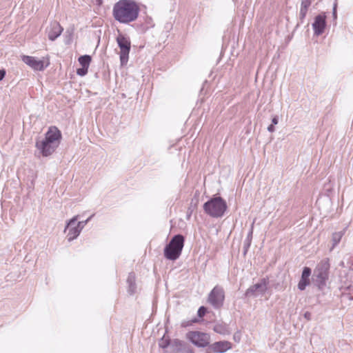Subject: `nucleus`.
Returning a JSON list of instances; mask_svg holds the SVG:
<instances>
[{"label": "nucleus", "instance_id": "f257e3e1", "mask_svg": "<svg viewBox=\"0 0 353 353\" xmlns=\"http://www.w3.org/2000/svg\"><path fill=\"white\" fill-rule=\"evenodd\" d=\"M140 7L134 0H119L112 9L114 19L123 24L135 21L139 15Z\"/></svg>", "mask_w": 353, "mask_h": 353}, {"label": "nucleus", "instance_id": "f03ea898", "mask_svg": "<svg viewBox=\"0 0 353 353\" xmlns=\"http://www.w3.org/2000/svg\"><path fill=\"white\" fill-rule=\"evenodd\" d=\"M61 139V133L55 126L49 128L45 138L36 142V148L43 157L50 156L58 148Z\"/></svg>", "mask_w": 353, "mask_h": 353}, {"label": "nucleus", "instance_id": "7ed1b4c3", "mask_svg": "<svg viewBox=\"0 0 353 353\" xmlns=\"http://www.w3.org/2000/svg\"><path fill=\"white\" fill-rule=\"evenodd\" d=\"M184 237L181 234L174 235L164 248L165 257L171 261L176 260L181 255L184 246Z\"/></svg>", "mask_w": 353, "mask_h": 353}, {"label": "nucleus", "instance_id": "20e7f679", "mask_svg": "<svg viewBox=\"0 0 353 353\" xmlns=\"http://www.w3.org/2000/svg\"><path fill=\"white\" fill-rule=\"evenodd\" d=\"M226 209V202L220 196L212 198L203 205L205 213L214 218L223 216Z\"/></svg>", "mask_w": 353, "mask_h": 353}, {"label": "nucleus", "instance_id": "39448f33", "mask_svg": "<svg viewBox=\"0 0 353 353\" xmlns=\"http://www.w3.org/2000/svg\"><path fill=\"white\" fill-rule=\"evenodd\" d=\"M330 270V263L328 259H325L320 261L314 270V276L316 277V282L319 288L325 285V282L328 279Z\"/></svg>", "mask_w": 353, "mask_h": 353}, {"label": "nucleus", "instance_id": "423d86ee", "mask_svg": "<svg viewBox=\"0 0 353 353\" xmlns=\"http://www.w3.org/2000/svg\"><path fill=\"white\" fill-rule=\"evenodd\" d=\"M225 300V292L220 285H216L209 293L208 296V303L210 304L214 309L218 310L222 307Z\"/></svg>", "mask_w": 353, "mask_h": 353}, {"label": "nucleus", "instance_id": "0eeeda50", "mask_svg": "<svg viewBox=\"0 0 353 353\" xmlns=\"http://www.w3.org/2000/svg\"><path fill=\"white\" fill-rule=\"evenodd\" d=\"M117 42L120 48V61L121 65H124L127 63L129 59V53L130 50V41L124 35L120 34L117 37Z\"/></svg>", "mask_w": 353, "mask_h": 353}, {"label": "nucleus", "instance_id": "6e6552de", "mask_svg": "<svg viewBox=\"0 0 353 353\" xmlns=\"http://www.w3.org/2000/svg\"><path fill=\"white\" fill-rule=\"evenodd\" d=\"M186 338L194 345L205 347L210 344V336L205 332L191 331L186 334Z\"/></svg>", "mask_w": 353, "mask_h": 353}, {"label": "nucleus", "instance_id": "1a4fd4ad", "mask_svg": "<svg viewBox=\"0 0 353 353\" xmlns=\"http://www.w3.org/2000/svg\"><path fill=\"white\" fill-rule=\"evenodd\" d=\"M78 218V215L72 217L67 223V225L65 228L64 232H65L68 230L67 239L70 242L77 239L82 231V228L79 224L78 223H77Z\"/></svg>", "mask_w": 353, "mask_h": 353}, {"label": "nucleus", "instance_id": "9d476101", "mask_svg": "<svg viewBox=\"0 0 353 353\" xmlns=\"http://www.w3.org/2000/svg\"><path fill=\"white\" fill-rule=\"evenodd\" d=\"M269 281L268 279L263 278L260 282L250 286L245 292L247 296H256L263 294L268 290Z\"/></svg>", "mask_w": 353, "mask_h": 353}, {"label": "nucleus", "instance_id": "9b49d317", "mask_svg": "<svg viewBox=\"0 0 353 353\" xmlns=\"http://www.w3.org/2000/svg\"><path fill=\"white\" fill-rule=\"evenodd\" d=\"M22 61L31 67L34 70L41 71L44 70V63L43 61L36 59L34 57L23 55L21 57Z\"/></svg>", "mask_w": 353, "mask_h": 353}, {"label": "nucleus", "instance_id": "f8f14e48", "mask_svg": "<svg viewBox=\"0 0 353 353\" xmlns=\"http://www.w3.org/2000/svg\"><path fill=\"white\" fill-rule=\"evenodd\" d=\"M326 26L325 16L322 14L317 15L312 23V28L314 34L319 36L322 34L325 30Z\"/></svg>", "mask_w": 353, "mask_h": 353}, {"label": "nucleus", "instance_id": "ddd939ff", "mask_svg": "<svg viewBox=\"0 0 353 353\" xmlns=\"http://www.w3.org/2000/svg\"><path fill=\"white\" fill-rule=\"evenodd\" d=\"M63 30V28L58 22L54 21L51 23L50 26L47 28L48 39L51 41H54L61 35Z\"/></svg>", "mask_w": 353, "mask_h": 353}, {"label": "nucleus", "instance_id": "4468645a", "mask_svg": "<svg viewBox=\"0 0 353 353\" xmlns=\"http://www.w3.org/2000/svg\"><path fill=\"white\" fill-rule=\"evenodd\" d=\"M232 343L227 341H218L211 345V350L214 353H224L232 349Z\"/></svg>", "mask_w": 353, "mask_h": 353}, {"label": "nucleus", "instance_id": "2eb2a0df", "mask_svg": "<svg viewBox=\"0 0 353 353\" xmlns=\"http://www.w3.org/2000/svg\"><path fill=\"white\" fill-rule=\"evenodd\" d=\"M311 275V269L305 267L302 272L301 278L298 283L299 290L303 291L310 284V276Z\"/></svg>", "mask_w": 353, "mask_h": 353}, {"label": "nucleus", "instance_id": "dca6fc26", "mask_svg": "<svg viewBox=\"0 0 353 353\" xmlns=\"http://www.w3.org/2000/svg\"><path fill=\"white\" fill-rule=\"evenodd\" d=\"M213 330L221 335H229L231 334L229 325L222 321L216 322L213 327Z\"/></svg>", "mask_w": 353, "mask_h": 353}, {"label": "nucleus", "instance_id": "f3484780", "mask_svg": "<svg viewBox=\"0 0 353 353\" xmlns=\"http://www.w3.org/2000/svg\"><path fill=\"white\" fill-rule=\"evenodd\" d=\"M170 347L174 352L184 353L186 348L190 346L179 339H174L171 341Z\"/></svg>", "mask_w": 353, "mask_h": 353}, {"label": "nucleus", "instance_id": "a211bd4d", "mask_svg": "<svg viewBox=\"0 0 353 353\" xmlns=\"http://www.w3.org/2000/svg\"><path fill=\"white\" fill-rule=\"evenodd\" d=\"M313 0H301V5L300 9V19L301 21L305 19L308 8L310 6Z\"/></svg>", "mask_w": 353, "mask_h": 353}, {"label": "nucleus", "instance_id": "6ab92c4d", "mask_svg": "<svg viewBox=\"0 0 353 353\" xmlns=\"http://www.w3.org/2000/svg\"><path fill=\"white\" fill-rule=\"evenodd\" d=\"M127 283L128 285V292L133 294L136 290L135 275L134 273L131 272L128 274Z\"/></svg>", "mask_w": 353, "mask_h": 353}, {"label": "nucleus", "instance_id": "aec40b11", "mask_svg": "<svg viewBox=\"0 0 353 353\" xmlns=\"http://www.w3.org/2000/svg\"><path fill=\"white\" fill-rule=\"evenodd\" d=\"M252 234H253V224L251 226V228L248 234V236L244 241L243 249H244V254H245L251 245L252 239Z\"/></svg>", "mask_w": 353, "mask_h": 353}, {"label": "nucleus", "instance_id": "412c9836", "mask_svg": "<svg viewBox=\"0 0 353 353\" xmlns=\"http://www.w3.org/2000/svg\"><path fill=\"white\" fill-rule=\"evenodd\" d=\"M154 26V23L153 19L150 17H146L144 19V22L141 24V28L142 31H146L148 29L153 28Z\"/></svg>", "mask_w": 353, "mask_h": 353}, {"label": "nucleus", "instance_id": "4be33fe9", "mask_svg": "<svg viewBox=\"0 0 353 353\" xmlns=\"http://www.w3.org/2000/svg\"><path fill=\"white\" fill-rule=\"evenodd\" d=\"M91 60H92L91 57L90 55H87V54L81 56L78 59L80 65L82 67H85L87 68H89Z\"/></svg>", "mask_w": 353, "mask_h": 353}, {"label": "nucleus", "instance_id": "5701e85b", "mask_svg": "<svg viewBox=\"0 0 353 353\" xmlns=\"http://www.w3.org/2000/svg\"><path fill=\"white\" fill-rule=\"evenodd\" d=\"M344 231L334 232L332 234V248L335 247L341 241L342 236L344 235Z\"/></svg>", "mask_w": 353, "mask_h": 353}, {"label": "nucleus", "instance_id": "b1692460", "mask_svg": "<svg viewBox=\"0 0 353 353\" xmlns=\"http://www.w3.org/2000/svg\"><path fill=\"white\" fill-rule=\"evenodd\" d=\"M171 341L170 339H165L163 336L159 341V345L160 347L165 349L168 346H170Z\"/></svg>", "mask_w": 353, "mask_h": 353}, {"label": "nucleus", "instance_id": "393cba45", "mask_svg": "<svg viewBox=\"0 0 353 353\" xmlns=\"http://www.w3.org/2000/svg\"><path fill=\"white\" fill-rule=\"evenodd\" d=\"M88 71V68L85 67H81V68L77 69V74L81 77L85 76Z\"/></svg>", "mask_w": 353, "mask_h": 353}, {"label": "nucleus", "instance_id": "a878e982", "mask_svg": "<svg viewBox=\"0 0 353 353\" xmlns=\"http://www.w3.org/2000/svg\"><path fill=\"white\" fill-rule=\"evenodd\" d=\"M206 312H207V309H206V307H205L204 306H201V307L199 308V310H198V312H197V314H198V316H199V317H201H201H203V316H205V314H206Z\"/></svg>", "mask_w": 353, "mask_h": 353}, {"label": "nucleus", "instance_id": "bb28decb", "mask_svg": "<svg viewBox=\"0 0 353 353\" xmlns=\"http://www.w3.org/2000/svg\"><path fill=\"white\" fill-rule=\"evenodd\" d=\"M94 216V214H92L90 217H88L86 220L85 221H79L78 223L79 224V225L81 226V228H82V230L83 229V228L85 226V225L91 220V219Z\"/></svg>", "mask_w": 353, "mask_h": 353}, {"label": "nucleus", "instance_id": "cd10ccee", "mask_svg": "<svg viewBox=\"0 0 353 353\" xmlns=\"http://www.w3.org/2000/svg\"><path fill=\"white\" fill-rule=\"evenodd\" d=\"M278 122H279V119L276 116L272 118V124H273L274 125H276L278 123Z\"/></svg>", "mask_w": 353, "mask_h": 353}, {"label": "nucleus", "instance_id": "c85d7f7f", "mask_svg": "<svg viewBox=\"0 0 353 353\" xmlns=\"http://www.w3.org/2000/svg\"><path fill=\"white\" fill-rule=\"evenodd\" d=\"M268 130L270 132H273L275 131V128L274 127V125L273 124H271L268 127Z\"/></svg>", "mask_w": 353, "mask_h": 353}, {"label": "nucleus", "instance_id": "c756f323", "mask_svg": "<svg viewBox=\"0 0 353 353\" xmlns=\"http://www.w3.org/2000/svg\"><path fill=\"white\" fill-rule=\"evenodd\" d=\"M5 74L6 72L3 70H0V81H1L4 78Z\"/></svg>", "mask_w": 353, "mask_h": 353}, {"label": "nucleus", "instance_id": "7c9ffc66", "mask_svg": "<svg viewBox=\"0 0 353 353\" xmlns=\"http://www.w3.org/2000/svg\"><path fill=\"white\" fill-rule=\"evenodd\" d=\"M184 353H194V351L190 347L189 348H186L185 350V352Z\"/></svg>", "mask_w": 353, "mask_h": 353}, {"label": "nucleus", "instance_id": "2f4dec72", "mask_svg": "<svg viewBox=\"0 0 353 353\" xmlns=\"http://www.w3.org/2000/svg\"><path fill=\"white\" fill-rule=\"evenodd\" d=\"M310 313L305 312V317L309 320L310 319Z\"/></svg>", "mask_w": 353, "mask_h": 353}, {"label": "nucleus", "instance_id": "473e14b6", "mask_svg": "<svg viewBox=\"0 0 353 353\" xmlns=\"http://www.w3.org/2000/svg\"><path fill=\"white\" fill-rule=\"evenodd\" d=\"M234 341H237V342H239V337H237L236 334H234Z\"/></svg>", "mask_w": 353, "mask_h": 353}, {"label": "nucleus", "instance_id": "72a5a7b5", "mask_svg": "<svg viewBox=\"0 0 353 353\" xmlns=\"http://www.w3.org/2000/svg\"><path fill=\"white\" fill-rule=\"evenodd\" d=\"M333 14H334V16H336V6L334 7Z\"/></svg>", "mask_w": 353, "mask_h": 353}, {"label": "nucleus", "instance_id": "f704fd0d", "mask_svg": "<svg viewBox=\"0 0 353 353\" xmlns=\"http://www.w3.org/2000/svg\"><path fill=\"white\" fill-rule=\"evenodd\" d=\"M188 324H185L184 322L182 323V326L185 327V326H187Z\"/></svg>", "mask_w": 353, "mask_h": 353}, {"label": "nucleus", "instance_id": "c9c22d12", "mask_svg": "<svg viewBox=\"0 0 353 353\" xmlns=\"http://www.w3.org/2000/svg\"><path fill=\"white\" fill-rule=\"evenodd\" d=\"M196 321H196V319H192V323H196Z\"/></svg>", "mask_w": 353, "mask_h": 353}, {"label": "nucleus", "instance_id": "e433bc0d", "mask_svg": "<svg viewBox=\"0 0 353 353\" xmlns=\"http://www.w3.org/2000/svg\"><path fill=\"white\" fill-rule=\"evenodd\" d=\"M99 3L101 4V0H97Z\"/></svg>", "mask_w": 353, "mask_h": 353}]
</instances>
